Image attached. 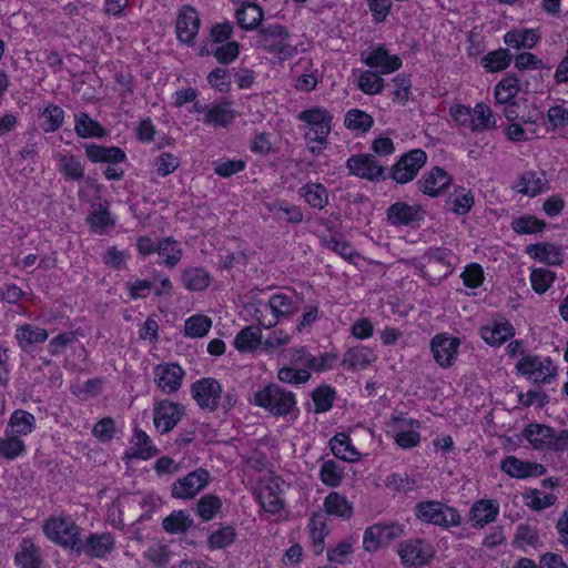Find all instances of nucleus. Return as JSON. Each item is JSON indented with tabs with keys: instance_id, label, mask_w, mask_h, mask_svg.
Listing matches in <instances>:
<instances>
[{
	"instance_id": "31",
	"label": "nucleus",
	"mask_w": 568,
	"mask_h": 568,
	"mask_svg": "<svg viewBox=\"0 0 568 568\" xmlns=\"http://www.w3.org/2000/svg\"><path fill=\"white\" fill-rule=\"evenodd\" d=\"M85 154L93 163H120L125 159L124 151L119 146L90 144L85 149Z\"/></svg>"
},
{
	"instance_id": "8",
	"label": "nucleus",
	"mask_w": 568,
	"mask_h": 568,
	"mask_svg": "<svg viewBox=\"0 0 568 568\" xmlns=\"http://www.w3.org/2000/svg\"><path fill=\"white\" fill-rule=\"evenodd\" d=\"M418 519L443 527L458 526L460 516L455 508H452L440 501H420L415 507Z\"/></svg>"
},
{
	"instance_id": "39",
	"label": "nucleus",
	"mask_w": 568,
	"mask_h": 568,
	"mask_svg": "<svg viewBox=\"0 0 568 568\" xmlns=\"http://www.w3.org/2000/svg\"><path fill=\"white\" fill-rule=\"evenodd\" d=\"M539 40V36L531 29H515L504 36V42L517 50L531 49Z\"/></svg>"
},
{
	"instance_id": "50",
	"label": "nucleus",
	"mask_w": 568,
	"mask_h": 568,
	"mask_svg": "<svg viewBox=\"0 0 568 568\" xmlns=\"http://www.w3.org/2000/svg\"><path fill=\"white\" fill-rule=\"evenodd\" d=\"M59 170L65 179L71 181H79L84 176V168L73 154L59 155Z\"/></svg>"
},
{
	"instance_id": "21",
	"label": "nucleus",
	"mask_w": 568,
	"mask_h": 568,
	"mask_svg": "<svg viewBox=\"0 0 568 568\" xmlns=\"http://www.w3.org/2000/svg\"><path fill=\"white\" fill-rule=\"evenodd\" d=\"M514 335V326L504 318H494L480 328L481 338L490 346H500Z\"/></svg>"
},
{
	"instance_id": "16",
	"label": "nucleus",
	"mask_w": 568,
	"mask_h": 568,
	"mask_svg": "<svg viewBox=\"0 0 568 568\" xmlns=\"http://www.w3.org/2000/svg\"><path fill=\"white\" fill-rule=\"evenodd\" d=\"M500 469L509 477L516 479L540 477L547 471L542 464L530 460H523L516 456H507L504 458L500 463Z\"/></svg>"
},
{
	"instance_id": "2",
	"label": "nucleus",
	"mask_w": 568,
	"mask_h": 568,
	"mask_svg": "<svg viewBox=\"0 0 568 568\" xmlns=\"http://www.w3.org/2000/svg\"><path fill=\"white\" fill-rule=\"evenodd\" d=\"M254 45L257 50H262L278 61L293 58L296 54L297 47L293 43V37L287 28L274 23L262 28L255 36Z\"/></svg>"
},
{
	"instance_id": "35",
	"label": "nucleus",
	"mask_w": 568,
	"mask_h": 568,
	"mask_svg": "<svg viewBox=\"0 0 568 568\" xmlns=\"http://www.w3.org/2000/svg\"><path fill=\"white\" fill-rule=\"evenodd\" d=\"M36 424L34 416L26 410L17 409L12 413L6 432L18 435L19 437L30 434Z\"/></svg>"
},
{
	"instance_id": "51",
	"label": "nucleus",
	"mask_w": 568,
	"mask_h": 568,
	"mask_svg": "<svg viewBox=\"0 0 568 568\" xmlns=\"http://www.w3.org/2000/svg\"><path fill=\"white\" fill-rule=\"evenodd\" d=\"M158 253L164 257L168 267H174L182 258L183 251L178 241L172 237L163 239L158 243Z\"/></svg>"
},
{
	"instance_id": "19",
	"label": "nucleus",
	"mask_w": 568,
	"mask_h": 568,
	"mask_svg": "<svg viewBox=\"0 0 568 568\" xmlns=\"http://www.w3.org/2000/svg\"><path fill=\"white\" fill-rule=\"evenodd\" d=\"M458 346L459 339L457 337H452L446 333L434 336L430 342L434 358L442 367H449L453 365Z\"/></svg>"
},
{
	"instance_id": "25",
	"label": "nucleus",
	"mask_w": 568,
	"mask_h": 568,
	"mask_svg": "<svg viewBox=\"0 0 568 568\" xmlns=\"http://www.w3.org/2000/svg\"><path fill=\"white\" fill-rule=\"evenodd\" d=\"M423 213L419 206H412L404 202H396L387 210V220L392 225H409L420 221Z\"/></svg>"
},
{
	"instance_id": "14",
	"label": "nucleus",
	"mask_w": 568,
	"mask_h": 568,
	"mask_svg": "<svg viewBox=\"0 0 568 568\" xmlns=\"http://www.w3.org/2000/svg\"><path fill=\"white\" fill-rule=\"evenodd\" d=\"M349 172L361 179L379 181L385 179V168L371 154L353 155L347 160Z\"/></svg>"
},
{
	"instance_id": "41",
	"label": "nucleus",
	"mask_w": 568,
	"mask_h": 568,
	"mask_svg": "<svg viewBox=\"0 0 568 568\" xmlns=\"http://www.w3.org/2000/svg\"><path fill=\"white\" fill-rule=\"evenodd\" d=\"M92 232L103 234L108 229L114 227V220L106 206L102 204H94L92 211L87 217Z\"/></svg>"
},
{
	"instance_id": "47",
	"label": "nucleus",
	"mask_w": 568,
	"mask_h": 568,
	"mask_svg": "<svg viewBox=\"0 0 568 568\" xmlns=\"http://www.w3.org/2000/svg\"><path fill=\"white\" fill-rule=\"evenodd\" d=\"M132 443L134 449L133 457L149 459L158 454V448L153 445L149 435L141 429L134 430Z\"/></svg>"
},
{
	"instance_id": "29",
	"label": "nucleus",
	"mask_w": 568,
	"mask_h": 568,
	"mask_svg": "<svg viewBox=\"0 0 568 568\" xmlns=\"http://www.w3.org/2000/svg\"><path fill=\"white\" fill-rule=\"evenodd\" d=\"M234 116L235 113L231 108V104L222 102L217 104H210V108L202 121L214 128H226L233 122Z\"/></svg>"
},
{
	"instance_id": "20",
	"label": "nucleus",
	"mask_w": 568,
	"mask_h": 568,
	"mask_svg": "<svg viewBox=\"0 0 568 568\" xmlns=\"http://www.w3.org/2000/svg\"><path fill=\"white\" fill-rule=\"evenodd\" d=\"M452 181V176L446 171L435 166L423 175L417 185L424 194L436 197L449 187Z\"/></svg>"
},
{
	"instance_id": "1",
	"label": "nucleus",
	"mask_w": 568,
	"mask_h": 568,
	"mask_svg": "<svg viewBox=\"0 0 568 568\" xmlns=\"http://www.w3.org/2000/svg\"><path fill=\"white\" fill-rule=\"evenodd\" d=\"M297 119L305 123L306 130L304 139L308 145V150L318 155L327 145V138L332 130L333 115L323 108H311L301 111Z\"/></svg>"
},
{
	"instance_id": "38",
	"label": "nucleus",
	"mask_w": 568,
	"mask_h": 568,
	"mask_svg": "<svg viewBox=\"0 0 568 568\" xmlns=\"http://www.w3.org/2000/svg\"><path fill=\"white\" fill-rule=\"evenodd\" d=\"M329 447L335 457L345 462H356L359 459V453L351 444V438L339 433L331 438Z\"/></svg>"
},
{
	"instance_id": "53",
	"label": "nucleus",
	"mask_w": 568,
	"mask_h": 568,
	"mask_svg": "<svg viewBox=\"0 0 568 568\" xmlns=\"http://www.w3.org/2000/svg\"><path fill=\"white\" fill-rule=\"evenodd\" d=\"M511 61L508 49H498L487 53L481 59L483 67L489 72H499L505 70Z\"/></svg>"
},
{
	"instance_id": "46",
	"label": "nucleus",
	"mask_w": 568,
	"mask_h": 568,
	"mask_svg": "<svg viewBox=\"0 0 568 568\" xmlns=\"http://www.w3.org/2000/svg\"><path fill=\"white\" fill-rule=\"evenodd\" d=\"M74 130L81 138H102L105 134L102 125L87 113L75 115Z\"/></svg>"
},
{
	"instance_id": "36",
	"label": "nucleus",
	"mask_w": 568,
	"mask_h": 568,
	"mask_svg": "<svg viewBox=\"0 0 568 568\" xmlns=\"http://www.w3.org/2000/svg\"><path fill=\"white\" fill-rule=\"evenodd\" d=\"M236 20L242 29L253 30L263 20V10L255 3L244 2L236 10Z\"/></svg>"
},
{
	"instance_id": "15",
	"label": "nucleus",
	"mask_w": 568,
	"mask_h": 568,
	"mask_svg": "<svg viewBox=\"0 0 568 568\" xmlns=\"http://www.w3.org/2000/svg\"><path fill=\"white\" fill-rule=\"evenodd\" d=\"M192 396L201 408L215 410L222 394L220 383L214 378H203L191 386Z\"/></svg>"
},
{
	"instance_id": "5",
	"label": "nucleus",
	"mask_w": 568,
	"mask_h": 568,
	"mask_svg": "<svg viewBox=\"0 0 568 568\" xmlns=\"http://www.w3.org/2000/svg\"><path fill=\"white\" fill-rule=\"evenodd\" d=\"M42 530L49 540L65 549L77 551L81 546V528L70 516H50L44 520Z\"/></svg>"
},
{
	"instance_id": "56",
	"label": "nucleus",
	"mask_w": 568,
	"mask_h": 568,
	"mask_svg": "<svg viewBox=\"0 0 568 568\" xmlns=\"http://www.w3.org/2000/svg\"><path fill=\"white\" fill-rule=\"evenodd\" d=\"M212 326V321L205 315H193L185 321V335L192 338L205 336Z\"/></svg>"
},
{
	"instance_id": "52",
	"label": "nucleus",
	"mask_w": 568,
	"mask_h": 568,
	"mask_svg": "<svg viewBox=\"0 0 568 568\" xmlns=\"http://www.w3.org/2000/svg\"><path fill=\"white\" fill-rule=\"evenodd\" d=\"M41 128L44 132L58 131L64 121V111L55 104H49L41 112Z\"/></svg>"
},
{
	"instance_id": "58",
	"label": "nucleus",
	"mask_w": 568,
	"mask_h": 568,
	"mask_svg": "<svg viewBox=\"0 0 568 568\" xmlns=\"http://www.w3.org/2000/svg\"><path fill=\"white\" fill-rule=\"evenodd\" d=\"M193 524V520L183 511H174L163 519V528L170 534L185 532Z\"/></svg>"
},
{
	"instance_id": "59",
	"label": "nucleus",
	"mask_w": 568,
	"mask_h": 568,
	"mask_svg": "<svg viewBox=\"0 0 568 568\" xmlns=\"http://www.w3.org/2000/svg\"><path fill=\"white\" fill-rule=\"evenodd\" d=\"M546 226L545 221L532 215L516 217L511 222L513 230L518 234H532L541 232Z\"/></svg>"
},
{
	"instance_id": "22",
	"label": "nucleus",
	"mask_w": 568,
	"mask_h": 568,
	"mask_svg": "<svg viewBox=\"0 0 568 568\" xmlns=\"http://www.w3.org/2000/svg\"><path fill=\"white\" fill-rule=\"evenodd\" d=\"M114 546L115 540L112 534H91L84 541H81L77 552H84L94 558H103L114 549Z\"/></svg>"
},
{
	"instance_id": "27",
	"label": "nucleus",
	"mask_w": 568,
	"mask_h": 568,
	"mask_svg": "<svg viewBox=\"0 0 568 568\" xmlns=\"http://www.w3.org/2000/svg\"><path fill=\"white\" fill-rule=\"evenodd\" d=\"M14 337L19 347L27 352L33 346L44 343L49 337V333L44 328L23 324L17 327Z\"/></svg>"
},
{
	"instance_id": "55",
	"label": "nucleus",
	"mask_w": 568,
	"mask_h": 568,
	"mask_svg": "<svg viewBox=\"0 0 568 568\" xmlns=\"http://www.w3.org/2000/svg\"><path fill=\"white\" fill-rule=\"evenodd\" d=\"M322 483L328 487H337L344 478V471L334 460H325L320 469Z\"/></svg>"
},
{
	"instance_id": "57",
	"label": "nucleus",
	"mask_w": 568,
	"mask_h": 568,
	"mask_svg": "<svg viewBox=\"0 0 568 568\" xmlns=\"http://www.w3.org/2000/svg\"><path fill=\"white\" fill-rule=\"evenodd\" d=\"M525 504L532 510H544L552 506L557 497L554 494H546L539 489H531L524 495Z\"/></svg>"
},
{
	"instance_id": "11",
	"label": "nucleus",
	"mask_w": 568,
	"mask_h": 568,
	"mask_svg": "<svg viewBox=\"0 0 568 568\" xmlns=\"http://www.w3.org/2000/svg\"><path fill=\"white\" fill-rule=\"evenodd\" d=\"M427 161L426 152L422 149H414L404 155L394 164L392 178L400 184L414 180L418 171Z\"/></svg>"
},
{
	"instance_id": "40",
	"label": "nucleus",
	"mask_w": 568,
	"mask_h": 568,
	"mask_svg": "<svg viewBox=\"0 0 568 568\" xmlns=\"http://www.w3.org/2000/svg\"><path fill=\"white\" fill-rule=\"evenodd\" d=\"M270 213L287 223L298 224L303 221V212L300 206L291 205L284 201L266 203Z\"/></svg>"
},
{
	"instance_id": "32",
	"label": "nucleus",
	"mask_w": 568,
	"mask_h": 568,
	"mask_svg": "<svg viewBox=\"0 0 568 568\" xmlns=\"http://www.w3.org/2000/svg\"><path fill=\"white\" fill-rule=\"evenodd\" d=\"M240 53V45L235 41H227L217 45H203L200 49V55H213L220 63L229 64L233 62Z\"/></svg>"
},
{
	"instance_id": "62",
	"label": "nucleus",
	"mask_w": 568,
	"mask_h": 568,
	"mask_svg": "<svg viewBox=\"0 0 568 568\" xmlns=\"http://www.w3.org/2000/svg\"><path fill=\"white\" fill-rule=\"evenodd\" d=\"M335 390L329 386H320L312 393V399L315 405V413H325L333 406Z\"/></svg>"
},
{
	"instance_id": "49",
	"label": "nucleus",
	"mask_w": 568,
	"mask_h": 568,
	"mask_svg": "<svg viewBox=\"0 0 568 568\" xmlns=\"http://www.w3.org/2000/svg\"><path fill=\"white\" fill-rule=\"evenodd\" d=\"M261 329L255 326H246L237 333L234 346L240 352H250L257 347L261 342Z\"/></svg>"
},
{
	"instance_id": "3",
	"label": "nucleus",
	"mask_w": 568,
	"mask_h": 568,
	"mask_svg": "<svg viewBox=\"0 0 568 568\" xmlns=\"http://www.w3.org/2000/svg\"><path fill=\"white\" fill-rule=\"evenodd\" d=\"M300 310V303L294 295L283 292L273 294L267 303H260L254 311L258 325L272 328L281 321L287 320Z\"/></svg>"
},
{
	"instance_id": "17",
	"label": "nucleus",
	"mask_w": 568,
	"mask_h": 568,
	"mask_svg": "<svg viewBox=\"0 0 568 568\" xmlns=\"http://www.w3.org/2000/svg\"><path fill=\"white\" fill-rule=\"evenodd\" d=\"M201 19L197 11L191 6H184L180 9L175 31L178 39L186 44H193L196 34L199 33Z\"/></svg>"
},
{
	"instance_id": "54",
	"label": "nucleus",
	"mask_w": 568,
	"mask_h": 568,
	"mask_svg": "<svg viewBox=\"0 0 568 568\" xmlns=\"http://www.w3.org/2000/svg\"><path fill=\"white\" fill-rule=\"evenodd\" d=\"M344 124L349 130L366 132L373 126L374 120L368 113L353 109L346 113Z\"/></svg>"
},
{
	"instance_id": "23",
	"label": "nucleus",
	"mask_w": 568,
	"mask_h": 568,
	"mask_svg": "<svg viewBox=\"0 0 568 568\" xmlns=\"http://www.w3.org/2000/svg\"><path fill=\"white\" fill-rule=\"evenodd\" d=\"M363 62L369 68L376 69L381 74L395 72L402 67V59L398 55L389 54L383 45L371 51L363 58Z\"/></svg>"
},
{
	"instance_id": "12",
	"label": "nucleus",
	"mask_w": 568,
	"mask_h": 568,
	"mask_svg": "<svg viewBox=\"0 0 568 568\" xmlns=\"http://www.w3.org/2000/svg\"><path fill=\"white\" fill-rule=\"evenodd\" d=\"M184 415V408L178 403L163 399L154 403L153 423L162 433L172 430Z\"/></svg>"
},
{
	"instance_id": "42",
	"label": "nucleus",
	"mask_w": 568,
	"mask_h": 568,
	"mask_svg": "<svg viewBox=\"0 0 568 568\" xmlns=\"http://www.w3.org/2000/svg\"><path fill=\"white\" fill-rule=\"evenodd\" d=\"M498 514V507L490 500H479L470 509V519L476 527H484L494 521Z\"/></svg>"
},
{
	"instance_id": "63",
	"label": "nucleus",
	"mask_w": 568,
	"mask_h": 568,
	"mask_svg": "<svg viewBox=\"0 0 568 568\" xmlns=\"http://www.w3.org/2000/svg\"><path fill=\"white\" fill-rule=\"evenodd\" d=\"M394 90L392 91L393 101L398 104H405L412 94V81L404 73L397 74L393 79Z\"/></svg>"
},
{
	"instance_id": "60",
	"label": "nucleus",
	"mask_w": 568,
	"mask_h": 568,
	"mask_svg": "<svg viewBox=\"0 0 568 568\" xmlns=\"http://www.w3.org/2000/svg\"><path fill=\"white\" fill-rule=\"evenodd\" d=\"M556 278V273L545 267H537L531 271L530 283L534 291L544 294L548 291Z\"/></svg>"
},
{
	"instance_id": "4",
	"label": "nucleus",
	"mask_w": 568,
	"mask_h": 568,
	"mask_svg": "<svg viewBox=\"0 0 568 568\" xmlns=\"http://www.w3.org/2000/svg\"><path fill=\"white\" fill-rule=\"evenodd\" d=\"M252 403L274 416H287L297 413L295 394L277 384H268L253 395Z\"/></svg>"
},
{
	"instance_id": "37",
	"label": "nucleus",
	"mask_w": 568,
	"mask_h": 568,
	"mask_svg": "<svg viewBox=\"0 0 568 568\" xmlns=\"http://www.w3.org/2000/svg\"><path fill=\"white\" fill-rule=\"evenodd\" d=\"M325 511L331 516L348 519L353 515V506L339 493L332 491L324 499Z\"/></svg>"
},
{
	"instance_id": "33",
	"label": "nucleus",
	"mask_w": 568,
	"mask_h": 568,
	"mask_svg": "<svg viewBox=\"0 0 568 568\" xmlns=\"http://www.w3.org/2000/svg\"><path fill=\"white\" fill-rule=\"evenodd\" d=\"M183 286L191 292L204 291L211 283L210 274L202 267L189 266L182 270Z\"/></svg>"
},
{
	"instance_id": "64",
	"label": "nucleus",
	"mask_w": 568,
	"mask_h": 568,
	"mask_svg": "<svg viewBox=\"0 0 568 568\" xmlns=\"http://www.w3.org/2000/svg\"><path fill=\"white\" fill-rule=\"evenodd\" d=\"M156 172L161 176H166L173 173L180 166V159L169 152H162L155 159Z\"/></svg>"
},
{
	"instance_id": "30",
	"label": "nucleus",
	"mask_w": 568,
	"mask_h": 568,
	"mask_svg": "<svg viewBox=\"0 0 568 568\" xmlns=\"http://www.w3.org/2000/svg\"><path fill=\"white\" fill-rule=\"evenodd\" d=\"M376 359L374 352L365 346L349 348L343 356L342 365L348 369H365Z\"/></svg>"
},
{
	"instance_id": "28",
	"label": "nucleus",
	"mask_w": 568,
	"mask_h": 568,
	"mask_svg": "<svg viewBox=\"0 0 568 568\" xmlns=\"http://www.w3.org/2000/svg\"><path fill=\"white\" fill-rule=\"evenodd\" d=\"M14 561L20 568H41V550L31 539L26 538L19 545Z\"/></svg>"
},
{
	"instance_id": "13",
	"label": "nucleus",
	"mask_w": 568,
	"mask_h": 568,
	"mask_svg": "<svg viewBox=\"0 0 568 568\" xmlns=\"http://www.w3.org/2000/svg\"><path fill=\"white\" fill-rule=\"evenodd\" d=\"M398 555L406 566H424L434 557L433 546L423 539H410L400 544Z\"/></svg>"
},
{
	"instance_id": "7",
	"label": "nucleus",
	"mask_w": 568,
	"mask_h": 568,
	"mask_svg": "<svg viewBox=\"0 0 568 568\" xmlns=\"http://www.w3.org/2000/svg\"><path fill=\"white\" fill-rule=\"evenodd\" d=\"M455 255L445 247H432L424 255L422 272L430 282H439L454 268Z\"/></svg>"
},
{
	"instance_id": "34",
	"label": "nucleus",
	"mask_w": 568,
	"mask_h": 568,
	"mask_svg": "<svg viewBox=\"0 0 568 568\" xmlns=\"http://www.w3.org/2000/svg\"><path fill=\"white\" fill-rule=\"evenodd\" d=\"M300 195L316 210H323L328 204V191L321 183H306L300 189Z\"/></svg>"
},
{
	"instance_id": "26",
	"label": "nucleus",
	"mask_w": 568,
	"mask_h": 568,
	"mask_svg": "<svg viewBox=\"0 0 568 568\" xmlns=\"http://www.w3.org/2000/svg\"><path fill=\"white\" fill-rule=\"evenodd\" d=\"M547 185V179L544 172L526 171L524 172L514 185V190L518 193L536 196L541 193Z\"/></svg>"
},
{
	"instance_id": "43",
	"label": "nucleus",
	"mask_w": 568,
	"mask_h": 568,
	"mask_svg": "<svg viewBox=\"0 0 568 568\" xmlns=\"http://www.w3.org/2000/svg\"><path fill=\"white\" fill-rule=\"evenodd\" d=\"M496 120L491 109L485 103H477L471 110V131L483 132L485 130L494 129Z\"/></svg>"
},
{
	"instance_id": "9",
	"label": "nucleus",
	"mask_w": 568,
	"mask_h": 568,
	"mask_svg": "<svg viewBox=\"0 0 568 568\" xmlns=\"http://www.w3.org/2000/svg\"><path fill=\"white\" fill-rule=\"evenodd\" d=\"M516 368L536 384L550 383L557 375V367L549 357L527 355L517 363Z\"/></svg>"
},
{
	"instance_id": "18",
	"label": "nucleus",
	"mask_w": 568,
	"mask_h": 568,
	"mask_svg": "<svg viewBox=\"0 0 568 568\" xmlns=\"http://www.w3.org/2000/svg\"><path fill=\"white\" fill-rule=\"evenodd\" d=\"M184 375V371L178 364H160L154 368V382L165 394L178 392Z\"/></svg>"
},
{
	"instance_id": "45",
	"label": "nucleus",
	"mask_w": 568,
	"mask_h": 568,
	"mask_svg": "<svg viewBox=\"0 0 568 568\" xmlns=\"http://www.w3.org/2000/svg\"><path fill=\"white\" fill-rule=\"evenodd\" d=\"M222 508V500L219 496L206 494L195 504L196 515L204 521L212 520Z\"/></svg>"
},
{
	"instance_id": "24",
	"label": "nucleus",
	"mask_w": 568,
	"mask_h": 568,
	"mask_svg": "<svg viewBox=\"0 0 568 568\" xmlns=\"http://www.w3.org/2000/svg\"><path fill=\"white\" fill-rule=\"evenodd\" d=\"M526 253L534 260L551 266L561 265L564 262L561 247L547 242L528 245Z\"/></svg>"
},
{
	"instance_id": "6",
	"label": "nucleus",
	"mask_w": 568,
	"mask_h": 568,
	"mask_svg": "<svg viewBox=\"0 0 568 568\" xmlns=\"http://www.w3.org/2000/svg\"><path fill=\"white\" fill-rule=\"evenodd\" d=\"M523 436L535 449H549L555 452L568 449V430L556 433L546 425L529 424L525 427Z\"/></svg>"
},
{
	"instance_id": "10",
	"label": "nucleus",
	"mask_w": 568,
	"mask_h": 568,
	"mask_svg": "<svg viewBox=\"0 0 568 568\" xmlns=\"http://www.w3.org/2000/svg\"><path fill=\"white\" fill-rule=\"evenodd\" d=\"M210 473L197 468L176 479L171 486V496L175 499H192L210 483Z\"/></svg>"
},
{
	"instance_id": "48",
	"label": "nucleus",
	"mask_w": 568,
	"mask_h": 568,
	"mask_svg": "<svg viewBox=\"0 0 568 568\" xmlns=\"http://www.w3.org/2000/svg\"><path fill=\"white\" fill-rule=\"evenodd\" d=\"M26 452V444L18 435L4 432L0 438V456L6 459H14Z\"/></svg>"
},
{
	"instance_id": "61",
	"label": "nucleus",
	"mask_w": 568,
	"mask_h": 568,
	"mask_svg": "<svg viewBox=\"0 0 568 568\" xmlns=\"http://www.w3.org/2000/svg\"><path fill=\"white\" fill-rule=\"evenodd\" d=\"M357 85L364 93L374 95L383 91L384 80L376 72L367 70L361 73Z\"/></svg>"
},
{
	"instance_id": "44",
	"label": "nucleus",
	"mask_w": 568,
	"mask_h": 568,
	"mask_svg": "<svg viewBox=\"0 0 568 568\" xmlns=\"http://www.w3.org/2000/svg\"><path fill=\"white\" fill-rule=\"evenodd\" d=\"M520 90L519 80L514 75L504 77L495 87V99L498 104L514 101Z\"/></svg>"
}]
</instances>
